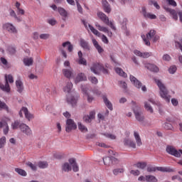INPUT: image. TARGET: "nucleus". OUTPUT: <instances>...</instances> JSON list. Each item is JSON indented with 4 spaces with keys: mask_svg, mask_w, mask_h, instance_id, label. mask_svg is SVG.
<instances>
[{
    "mask_svg": "<svg viewBox=\"0 0 182 182\" xmlns=\"http://www.w3.org/2000/svg\"><path fill=\"white\" fill-rule=\"evenodd\" d=\"M83 120L84 122H85L86 123H90V122H92V119H90V117H89V115H85L83 117Z\"/></svg>",
    "mask_w": 182,
    "mask_h": 182,
    "instance_id": "69168bd1",
    "label": "nucleus"
},
{
    "mask_svg": "<svg viewBox=\"0 0 182 182\" xmlns=\"http://www.w3.org/2000/svg\"><path fill=\"white\" fill-rule=\"evenodd\" d=\"M129 79L132 83H133V85L135 86V87H136L137 89H140V87H141V82L139 81V80H137L136 77L130 75Z\"/></svg>",
    "mask_w": 182,
    "mask_h": 182,
    "instance_id": "dca6fc26",
    "label": "nucleus"
},
{
    "mask_svg": "<svg viewBox=\"0 0 182 182\" xmlns=\"http://www.w3.org/2000/svg\"><path fill=\"white\" fill-rule=\"evenodd\" d=\"M58 11L60 14V15L63 16V21H66V18H68V11H66V10H65V9L62 7H58Z\"/></svg>",
    "mask_w": 182,
    "mask_h": 182,
    "instance_id": "cd10ccee",
    "label": "nucleus"
},
{
    "mask_svg": "<svg viewBox=\"0 0 182 182\" xmlns=\"http://www.w3.org/2000/svg\"><path fill=\"white\" fill-rule=\"evenodd\" d=\"M3 29L4 31H7L10 33H18V30H16V28L14 26V24L10 23H6L3 25Z\"/></svg>",
    "mask_w": 182,
    "mask_h": 182,
    "instance_id": "1a4fd4ad",
    "label": "nucleus"
},
{
    "mask_svg": "<svg viewBox=\"0 0 182 182\" xmlns=\"http://www.w3.org/2000/svg\"><path fill=\"white\" fill-rule=\"evenodd\" d=\"M26 164L28 166V167H30V168H31L33 171H36L37 170L36 165L32 164V162H30V161L26 162Z\"/></svg>",
    "mask_w": 182,
    "mask_h": 182,
    "instance_id": "8fccbe9b",
    "label": "nucleus"
},
{
    "mask_svg": "<svg viewBox=\"0 0 182 182\" xmlns=\"http://www.w3.org/2000/svg\"><path fill=\"white\" fill-rule=\"evenodd\" d=\"M132 110L134 112V114L135 116L136 119L138 122H144V115H143V112H141V109H140V107H139L136 105V102L132 101Z\"/></svg>",
    "mask_w": 182,
    "mask_h": 182,
    "instance_id": "20e7f679",
    "label": "nucleus"
},
{
    "mask_svg": "<svg viewBox=\"0 0 182 182\" xmlns=\"http://www.w3.org/2000/svg\"><path fill=\"white\" fill-rule=\"evenodd\" d=\"M77 129V125H76V123H75V121H73V119H67L65 127V132H67V133H70L72 130H76Z\"/></svg>",
    "mask_w": 182,
    "mask_h": 182,
    "instance_id": "0eeeda50",
    "label": "nucleus"
},
{
    "mask_svg": "<svg viewBox=\"0 0 182 182\" xmlns=\"http://www.w3.org/2000/svg\"><path fill=\"white\" fill-rule=\"evenodd\" d=\"M63 75H64V76L65 77H67V79H70V77H72V75H73V70L71 69H63Z\"/></svg>",
    "mask_w": 182,
    "mask_h": 182,
    "instance_id": "5701e85b",
    "label": "nucleus"
},
{
    "mask_svg": "<svg viewBox=\"0 0 182 182\" xmlns=\"http://www.w3.org/2000/svg\"><path fill=\"white\" fill-rule=\"evenodd\" d=\"M16 86L17 87V92H18V93H22V92H23V82H22L21 80H17L16 81Z\"/></svg>",
    "mask_w": 182,
    "mask_h": 182,
    "instance_id": "bb28decb",
    "label": "nucleus"
},
{
    "mask_svg": "<svg viewBox=\"0 0 182 182\" xmlns=\"http://www.w3.org/2000/svg\"><path fill=\"white\" fill-rule=\"evenodd\" d=\"M114 70L119 76H122V77H127V74L123 71V69L120 68H115Z\"/></svg>",
    "mask_w": 182,
    "mask_h": 182,
    "instance_id": "473e14b6",
    "label": "nucleus"
},
{
    "mask_svg": "<svg viewBox=\"0 0 182 182\" xmlns=\"http://www.w3.org/2000/svg\"><path fill=\"white\" fill-rule=\"evenodd\" d=\"M134 167H137V168H140L141 170H144L146 167H147V163L146 162H138L134 164Z\"/></svg>",
    "mask_w": 182,
    "mask_h": 182,
    "instance_id": "72a5a7b5",
    "label": "nucleus"
},
{
    "mask_svg": "<svg viewBox=\"0 0 182 182\" xmlns=\"http://www.w3.org/2000/svg\"><path fill=\"white\" fill-rule=\"evenodd\" d=\"M66 46H68V52H72L73 50V45H72L70 41H66L63 43V48H66Z\"/></svg>",
    "mask_w": 182,
    "mask_h": 182,
    "instance_id": "e433bc0d",
    "label": "nucleus"
},
{
    "mask_svg": "<svg viewBox=\"0 0 182 182\" xmlns=\"http://www.w3.org/2000/svg\"><path fill=\"white\" fill-rule=\"evenodd\" d=\"M88 26H89L91 32H92V33H94V35H95L96 36H98V38H100V36H102V33L100 32H99V31L96 30L95 28V27L92 26L90 24H88Z\"/></svg>",
    "mask_w": 182,
    "mask_h": 182,
    "instance_id": "c9c22d12",
    "label": "nucleus"
},
{
    "mask_svg": "<svg viewBox=\"0 0 182 182\" xmlns=\"http://www.w3.org/2000/svg\"><path fill=\"white\" fill-rule=\"evenodd\" d=\"M142 15L146 19H157V16L155 14L147 13L146 7H142Z\"/></svg>",
    "mask_w": 182,
    "mask_h": 182,
    "instance_id": "ddd939ff",
    "label": "nucleus"
},
{
    "mask_svg": "<svg viewBox=\"0 0 182 182\" xmlns=\"http://www.w3.org/2000/svg\"><path fill=\"white\" fill-rule=\"evenodd\" d=\"M78 129L79 130H80L82 133H87V127H86L85 125H83L80 122H78Z\"/></svg>",
    "mask_w": 182,
    "mask_h": 182,
    "instance_id": "79ce46f5",
    "label": "nucleus"
},
{
    "mask_svg": "<svg viewBox=\"0 0 182 182\" xmlns=\"http://www.w3.org/2000/svg\"><path fill=\"white\" fill-rule=\"evenodd\" d=\"M102 99L104 100V102L105 104V105L107 106V107L110 109V110H113V105L112 104V102L107 99V97L106 95H103Z\"/></svg>",
    "mask_w": 182,
    "mask_h": 182,
    "instance_id": "c85d7f7f",
    "label": "nucleus"
},
{
    "mask_svg": "<svg viewBox=\"0 0 182 182\" xmlns=\"http://www.w3.org/2000/svg\"><path fill=\"white\" fill-rule=\"evenodd\" d=\"M144 107L146 110H147V112H149V113H153V108L151 107V106H150V104H149L148 102H145Z\"/></svg>",
    "mask_w": 182,
    "mask_h": 182,
    "instance_id": "3c124183",
    "label": "nucleus"
},
{
    "mask_svg": "<svg viewBox=\"0 0 182 182\" xmlns=\"http://www.w3.org/2000/svg\"><path fill=\"white\" fill-rule=\"evenodd\" d=\"M67 102L72 106H76V103H77V99L75 98V97L70 96V95H68L67 96Z\"/></svg>",
    "mask_w": 182,
    "mask_h": 182,
    "instance_id": "393cba45",
    "label": "nucleus"
},
{
    "mask_svg": "<svg viewBox=\"0 0 182 182\" xmlns=\"http://www.w3.org/2000/svg\"><path fill=\"white\" fill-rule=\"evenodd\" d=\"M80 46L85 49L86 50H90V46H89V43L85 41L83 38H80Z\"/></svg>",
    "mask_w": 182,
    "mask_h": 182,
    "instance_id": "c756f323",
    "label": "nucleus"
},
{
    "mask_svg": "<svg viewBox=\"0 0 182 182\" xmlns=\"http://www.w3.org/2000/svg\"><path fill=\"white\" fill-rule=\"evenodd\" d=\"M90 70L95 75H100V72H102L105 75L109 73V70L103 66V64L100 63H94L90 67Z\"/></svg>",
    "mask_w": 182,
    "mask_h": 182,
    "instance_id": "7ed1b4c3",
    "label": "nucleus"
},
{
    "mask_svg": "<svg viewBox=\"0 0 182 182\" xmlns=\"http://www.w3.org/2000/svg\"><path fill=\"white\" fill-rule=\"evenodd\" d=\"M124 168H116V169H114V171H113L114 176H117V174H119V173H124Z\"/></svg>",
    "mask_w": 182,
    "mask_h": 182,
    "instance_id": "4d7b16f0",
    "label": "nucleus"
},
{
    "mask_svg": "<svg viewBox=\"0 0 182 182\" xmlns=\"http://www.w3.org/2000/svg\"><path fill=\"white\" fill-rule=\"evenodd\" d=\"M102 2L105 12H106L107 14H110V12L112 11V9H110V5L109 4V2H107V0H102Z\"/></svg>",
    "mask_w": 182,
    "mask_h": 182,
    "instance_id": "b1692460",
    "label": "nucleus"
},
{
    "mask_svg": "<svg viewBox=\"0 0 182 182\" xmlns=\"http://www.w3.org/2000/svg\"><path fill=\"white\" fill-rule=\"evenodd\" d=\"M88 80H90L94 85H97L99 82L97 80V78H96V77H88Z\"/></svg>",
    "mask_w": 182,
    "mask_h": 182,
    "instance_id": "13d9d810",
    "label": "nucleus"
},
{
    "mask_svg": "<svg viewBox=\"0 0 182 182\" xmlns=\"http://www.w3.org/2000/svg\"><path fill=\"white\" fill-rule=\"evenodd\" d=\"M156 170H158V171H162L164 173V172L173 171V169L168 168H166V167H163V166L156 167Z\"/></svg>",
    "mask_w": 182,
    "mask_h": 182,
    "instance_id": "37998d69",
    "label": "nucleus"
},
{
    "mask_svg": "<svg viewBox=\"0 0 182 182\" xmlns=\"http://www.w3.org/2000/svg\"><path fill=\"white\" fill-rule=\"evenodd\" d=\"M73 87V84L70 82L67 83V85L63 88V91L67 93H70V90H72Z\"/></svg>",
    "mask_w": 182,
    "mask_h": 182,
    "instance_id": "4c0bfd02",
    "label": "nucleus"
},
{
    "mask_svg": "<svg viewBox=\"0 0 182 182\" xmlns=\"http://www.w3.org/2000/svg\"><path fill=\"white\" fill-rule=\"evenodd\" d=\"M85 80H87V78L86 75H85V73H80L77 75L75 80V83L77 85L79 82H83Z\"/></svg>",
    "mask_w": 182,
    "mask_h": 182,
    "instance_id": "aec40b11",
    "label": "nucleus"
},
{
    "mask_svg": "<svg viewBox=\"0 0 182 182\" xmlns=\"http://www.w3.org/2000/svg\"><path fill=\"white\" fill-rule=\"evenodd\" d=\"M134 136L135 137L136 143L139 147L143 144V142H141V138H140V135L139 133L134 132Z\"/></svg>",
    "mask_w": 182,
    "mask_h": 182,
    "instance_id": "2f4dec72",
    "label": "nucleus"
},
{
    "mask_svg": "<svg viewBox=\"0 0 182 182\" xmlns=\"http://www.w3.org/2000/svg\"><path fill=\"white\" fill-rule=\"evenodd\" d=\"M2 127H4V134H8L9 132V126H8V123H6V122H0V129H2Z\"/></svg>",
    "mask_w": 182,
    "mask_h": 182,
    "instance_id": "a878e982",
    "label": "nucleus"
},
{
    "mask_svg": "<svg viewBox=\"0 0 182 182\" xmlns=\"http://www.w3.org/2000/svg\"><path fill=\"white\" fill-rule=\"evenodd\" d=\"M144 67L149 70H151V72H159V67H157L154 64L144 63Z\"/></svg>",
    "mask_w": 182,
    "mask_h": 182,
    "instance_id": "4468645a",
    "label": "nucleus"
},
{
    "mask_svg": "<svg viewBox=\"0 0 182 182\" xmlns=\"http://www.w3.org/2000/svg\"><path fill=\"white\" fill-rule=\"evenodd\" d=\"M9 14L13 18H16V13H15V11H14L12 9L9 10Z\"/></svg>",
    "mask_w": 182,
    "mask_h": 182,
    "instance_id": "774afa93",
    "label": "nucleus"
},
{
    "mask_svg": "<svg viewBox=\"0 0 182 182\" xmlns=\"http://www.w3.org/2000/svg\"><path fill=\"white\" fill-rule=\"evenodd\" d=\"M168 72L171 75H174V73L177 72V67H176V65L171 66L168 69Z\"/></svg>",
    "mask_w": 182,
    "mask_h": 182,
    "instance_id": "864d4df0",
    "label": "nucleus"
},
{
    "mask_svg": "<svg viewBox=\"0 0 182 182\" xmlns=\"http://www.w3.org/2000/svg\"><path fill=\"white\" fill-rule=\"evenodd\" d=\"M103 161L105 166H110L112 164V157L106 156L103 158Z\"/></svg>",
    "mask_w": 182,
    "mask_h": 182,
    "instance_id": "c03bdc74",
    "label": "nucleus"
},
{
    "mask_svg": "<svg viewBox=\"0 0 182 182\" xmlns=\"http://www.w3.org/2000/svg\"><path fill=\"white\" fill-rule=\"evenodd\" d=\"M19 129L22 133H24L26 136H32V129L29 127V126L26 124H21L19 126Z\"/></svg>",
    "mask_w": 182,
    "mask_h": 182,
    "instance_id": "9d476101",
    "label": "nucleus"
},
{
    "mask_svg": "<svg viewBox=\"0 0 182 182\" xmlns=\"http://www.w3.org/2000/svg\"><path fill=\"white\" fill-rule=\"evenodd\" d=\"M49 36H50L48 33H43L40 35V39H48Z\"/></svg>",
    "mask_w": 182,
    "mask_h": 182,
    "instance_id": "338daca9",
    "label": "nucleus"
},
{
    "mask_svg": "<svg viewBox=\"0 0 182 182\" xmlns=\"http://www.w3.org/2000/svg\"><path fill=\"white\" fill-rule=\"evenodd\" d=\"M22 112L24 113L26 119L27 120H31V119H33V114H31L29 112V110H28V108L23 107L20 112H18V114L20 117H23V114H22Z\"/></svg>",
    "mask_w": 182,
    "mask_h": 182,
    "instance_id": "6e6552de",
    "label": "nucleus"
},
{
    "mask_svg": "<svg viewBox=\"0 0 182 182\" xmlns=\"http://www.w3.org/2000/svg\"><path fill=\"white\" fill-rule=\"evenodd\" d=\"M75 2L77 4V8L78 12H80V14H83V9L82 8V6H80V4H79V1L75 0Z\"/></svg>",
    "mask_w": 182,
    "mask_h": 182,
    "instance_id": "6e6d98bb",
    "label": "nucleus"
},
{
    "mask_svg": "<svg viewBox=\"0 0 182 182\" xmlns=\"http://www.w3.org/2000/svg\"><path fill=\"white\" fill-rule=\"evenodd\" d=\"M5 80V85H2V83L0 82V89H1L3 92H6V93H9L11 92V87L9 86V83H14V77L12 76V75H6Z\"/></svg>",
    "mask_w": 182,
    "mask_h": 182,
    "instance_id": "39448f33",
    "label": "nucleus"
},
{
    "mask_svg": "<svg viewBox=\"0 0 182 182\" xmlns=\"http://www.w3.org/2000/svg\"><path fill=\"white\" fill-rule=\"evenodd\" d=\"M97 15L98 18H100V19L104 23H105V25L109 26V28H111V29H112L113 31H116V27L114 26V24L113 23V22L109 20V17H107L106 14H105L102 11H98Z\"/></svg>",
    "mask_w": 182,
    "mask_h": 182,
    "instance_id": "423d86ee",
    "label": "nucleus"
},
{
    "mask_svg": "<svg viewBox=\"0 0 182 182\" xmlns=\"http://www.w3.org/2000/svg\"><path fill=\"white\" fill-rule=\"evenodd\" d=\"M130 173L133 174V176H140V171L139 170H131Z\"/></svg>",
    "mask_w": 182,
    "mask_h": 182,
    "instance_id": "0e129e2a",
    "label": "nucleus"
},
{
    "mask_svg": "<svg viewBox=\"0 0 182 182\" xmlns=\"http://www.w3.org/2000/svg\"><path fill=\"white\" fill-rule=\"evenodd\" d=\"M20 126H21V123L18 120L15 121L11 124V127L13 130H16V129H18Z\"/></svg>",
    "mask_w": 182,
    "mask_h": 182,
    "instance_id": "de8ad7c7",
    "label": "nucleus"
},
{
    "mask_svg": "<svg viewBox=\"0 0 182 182\" xmlns=\"http://www.w3.org/2000/svg\"><path fill=\"white\" fill-rule=\"evenodd\" d=\"M5 144H6V137L2 136L0 139V149H4L5 147Z\"/></svg>",
    "mask_w": 182,
    "mask_h": 182,
    "instance_id": "a18cd8bd",
    "label": "nucleus"
},
{
    "mask_svg": "<svg viewBox=\"0 0 182 182\" xmlns=\"http://www.w3.org/2000/svg\"><path fill=\"white\" fill-rule=\"evenodd\" d=\"M68 161L73 167V171L75 173L79 171V166L77 165V163H76V159H75V158L70 159Z\"/></svg>",
    "mask_w": 182,
    "mask_h": 182,
    "instance_id": "2eb2a0df",
    "label": "nucleus"
},
{
    "mask_svg": "<svg viewBox=\"0 0 182 182\" xmlns=\"http://www.w3.org/2000/svg\"><path fill=\"white\" fill-rule=\"evenodd\" d=\"M124 144L127 147H131L132 149H136V143L130 139H125L124 140Z\"/></svg>",
    "mask_w": 182,
    "mask_h": 182,
    "instance_id": "6ab92c4d",
    "label": "nucleus"
},
{
    "mask_svg": "<svg viewBox=\"0 0 182 182\" xmlns=\"http://www.w3.org/2000/svg\"><path fill=\"white\" fill-rule=\"evenodd\" d=\"M62 170L63 171H72V166L69 164V163H65L62 166Z\"/></svg>",
    "mask_w": 182,
    "mask_h": 182,
    "instance_id": "ea45409f",
    "label": "nucleus"
},
{
    "mask_svg": "<svg viewBox=\"0 0 182 182\" xmlns=\"http://www.w3.org/2000/svg\"><path fill=\"white\" fill-rule=\"evenodd\" d=\"M82 92L84 93V95H85V96L87 97L88 103H92V102H93L95 98L89 95V93H87V88H85V87H82Z\"/></svg>",
    "mask_w": 182,
    "mask_h": 182,
    "instance_id": "7c9ffc66",
    "label": "nucleus"
},
{
    "mask_svg": "<svg viewBox=\"0 0 182 182\" xmlns=\"http://www.w3.org/2000/svg\"><path fill=\"white\" fill-rule=\"evenodd\" d=\"M7 50L10 55H15L16 53V48L14 46H9Z\"/></svg>",
    "mask_w": 182,
    "mask_h": 182,
    "instance_id": "49530a36",
    "label": "nucleus"
},
{
    "mask_svg": "<svg viewBox=\"0 0 182 182\" xmlns=\"http://www.w3.org/2000/svg\"><path fill=\"white\" fill-rule=\"evenodd\" d=\"M157 170V167L149 166L147 168L148 173H153Z\"/></svg>",
    "mask_w": 182,
    "mask_h": 182,
    "instance_id": "052dcab7",
    "label": "nucleus"
},
{
    "mask_svg": "<svg viewBox=\"0 0 182 182\" xmlns=\"http://www.w3.org/2000/svg\"><path fill=\"white\" fill-rule=\"evenodd\" d=\"M15 171L16 173H18V174H19L20 176H22L23 177H26V176L28 175L26 171L22 168H16Z\"/></svg>",
    "mask_w": 182,
    "mask_h": 182,
    "instance_id": "58836bf2",
    "label": "nucleus"
},
{
    "mask_svg": "<svg viewBox=\"0 0 182 182\" xmlns=\"http://www.w3.org/2000/svg\"><path fill=\"white\" fill-rule=\"evenodd\" d=\"M166 1L171 6H177V2H176L174 0H166Z\"/></svg>",
    "mask_w": 182,
    "mask_h": 182,
    "instance_id": "bf43d9fd",
    "label": "nucleus"
},
{
    "mask_svg": "<svg viewBox=\"0 0 182 182\" xmlns=\"http://www.w3.org/2000/svg\"><path fill=\"white\" fill-rule=\"evenodd\" d=\"M166 152L171 156H174V157H180V152L174 148L173 146H166Z\"/></svg>",
    "mask_w": 182,
    "mask_h": 182,
    "instance_id": "9b49d317",
    "label": "nucleus"
},
{
    "mask_svg": "<svg viewBox=\"0 0 182 182\" xmlns=\"http://www.w3.org/2000/svg\"><path fill=\"white\" fill-rule=\"evenodd\" d=\"M103 136H105V137L110 139L111 140H116V136L114 134L105 133L103 134Z\"/></svg>",
    "mask_w": 182,
    "mask_h": 182,
    "instance_id": "603ef678",
    "label": "nucleus"
},
{
    "mask_svg": "<svg viewBox=\"0 0 182 182\" xmlns=\"http://www.w3.org/2000/svg\"><path fill=\"white\" fill-rule=\"evenodd\" d=\"M78 63H79V65H83L84 66L87 65V61L84 58H79Z\"/></svg>",
    "mask_w": 182,
    "mask_h": 182,
    "instance_id": "5fc2aeb1",
    "label": "nucleus"
},
{
    "mask_svg": "<svg viewBox=\"0 0 182 182\" xmlns=\"http://www.w3.org/2000/svg\"><path fill=\"white\" fill-rule=\"evenodd\" d=\"M134 55H136V56H139V58H150V56H151V53H141L138 50H135L134 51Z\"/></svg>",
    "mask_w": 182,
    "mask_h": 182,
    "instance_id": "a211bd4d",
    "label": "nucleus"
},
{
    "mask_svg": "<svg viewBox=\"0 0 182 182\" xmlns=\"http://www.w3.org/2000/svg\"><path fill=\"white\" fill-rule=\"evenodd\" d=\"M159 180L156 176L152 175H146V182H157Z\"/></svg>",
    "mask_w": 182,
    "mask_h": 182,
    "instance_id": "a19ab883",
    "label": "nucleus"
},
{
    "mask_svg": "<svg viewBox=\"0 0 182 182\" xmlns=\"http://www.w3.org/2000/svg\"><path fill=\"white\" fill-rule=\"evenodd\" d=\"M92 41L93 46H95V49H97L98 53H103V52H105V50L103 49V48H102V46H100V45H99L97 41H96V39L95 38H92Z\"/></svg>",
    "mask_w": 182,
    "mask_h": 182,
    "instance_id": "4be33fe9",
    "label": "nucleus"
},
{
    "mask_svg": "<svg viewBox=\"0 0 182 182\" xmlns=\"http://www.w3.org/2000/svg\"><path fill=\"white\" fill-rule=\"evenodd\" d=\"M102 41L103 42V43H106L107 45V43H109V39H107V37H106V36H105V34H103L102 36Z\"/></svg>",
    "mask_w": 182,
    "mask_h": 182,
    "instance_id": "680f3d73",
    "label": "nucleus"
},
{
    "mask_svg": "<svg viewBox=\"0 0 182 182\" xmlns=\"http://www.w3.org/2000/svg\"><path fill=\"white\" fill-rule=\"evenodd\" d=\"M23 63L26 66H32L33 65V58H24Z\"/></svg>",
    "mask_w": 182,
    "mask_h": 182,
    "instance_id": "f704fd0d",
    "label": "nucleus"
},
{
    "mask_svg": "<svg viewBox=\"0 0 182 182\" xmlns=\"http://www.w3.org/2000/svg\"><path fill=\"white\" fill-rule=\"evenodd\" d=\"M155 82L159 88V94L161 97L164 99L167 103H170V100L171 99V96L168 95V90H167V88H166V86L163 83H161V81L160 80H155Z\"/></svg>",
    "mask_w": 182,
    "mask_h": 182,
    "instance_id": "f257e3e1",
    "label": "nucleus"
},
{
    "mask_svg": "<svg viewBox=\"0 0 182 182\" xmlns=\"http://www.w3.org/2000/svg\"><path fill=\"white\" fill-rule=\"evenodd\" d=\"M165 11H166V12H169V14H171V15H172L173 16V19H174V21H178V16H177V11H176V10L173 9H170L168 7H164Z\"/></svg>",
    "mask_w": 182,
    "mask_h": 182,
    "instance_id": "f3484780",
    "label": "nucleus"
},
{
    "mask_svg": "<svg viewBox=\"0 0 182 182\" xmlns=\"http://www.w3.org/2000/svg\"><path fill=\"white\" fill-rule=\"evenodd\" d=\"M92 41L93 46H95V49H97L98 53H103V52H105V50L103 49V48H102V46H100V45H99L97 41H96V39L95 38H92Z\"/></svg>",
    "mask_w": 182,
    "mask_h": 182,
    "instance_id": "412c9836",
    "label": "nucleus"
},
{
    "mask_svg": "<svg viewBox=\"0 0 182 182\" xmlns=\"http://www.w3.org/2000/svg\"><path fill=\"white\" fill-rule=\"evenodd\" d=\"M39 168H46L48 167V162L46 161H40L38 164Z\"/></svg>",
    "mask_w": 182,
    "mask_h": 182,
    "instance_id": "09e8293b",
    "label": "nucleus"
},
{
    "mask_svg": "<svg viewBox=\"0 0 182 182\" xmlns=\"http://www.w3.org/2000/svg\"><path fill=\"white\" fill-rule=\"evenodd\" d=\"M141 38L146 46H150V41L152 39L153 42H157L160 39V36H156V31L151 30L147 34L142 35Z\"/></svg>",
    "mask_w": 182,
    "mask_h": 182,
    "instance_id": "f03ea898",
    "label": "nucleus"
},
{
    "mask_svg": "<svg viewBox=\"0 0 182 182\" xmlns=\"http://www.w3.org/2000/svg\"><path fill=\"white\" fill-rule=\"evenodd\" d=\"M163 60H166L167 62H169V60H171V57L168 54H165L163 56Z\"/></svg>",
    "mask_w": 182,
    "mask_h": 182,
    "instance_id": "e2e57ef3",
    "label": "nucleus"
},
{
    "mask_svg": "<svg viewBox=\"0 0 182 182\" xmlns=\"http://www.w3.org/2000/svg\"><path fill=\"white\" fill-rule=\"evenodd\" d=\"M96 28L98 29V31H100V32H104L105 33H107V36L109 38H112L113 36V33L112 31H109V28L100 26L98 23L95 24Z\"/></svg>",
    "mask_w": 182,
    "mask_h": 182,
    "instance_id": "f8f14e48",
    "label": "nucleus"
}]
</instances>
